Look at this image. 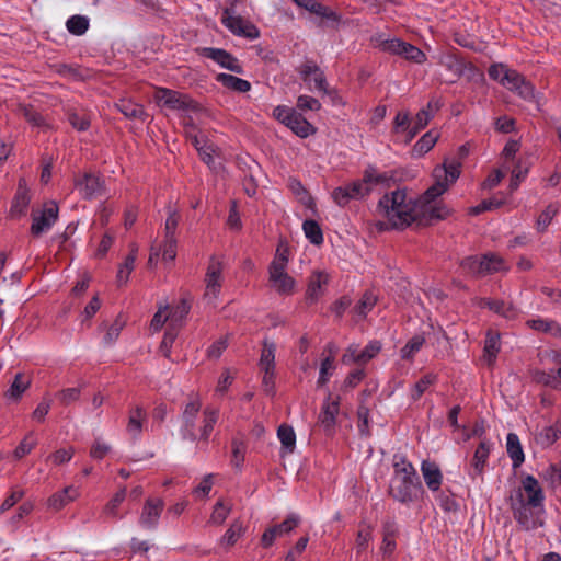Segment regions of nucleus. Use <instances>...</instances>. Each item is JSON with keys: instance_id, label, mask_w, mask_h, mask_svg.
Here are the masks:
<instances>
[{"instance_id": "1", "label": "nucleus", "mask_w": 561, "mask_h": 561, "mask_svg": "<svg viewBox=\"0 0 561 561\" xmlns=\"http://www.w3.org/2000/svg\"><path fill=\"white\" fill-rule=\"evenodd\" d=\"M202 407V399L196 393L190 394L183 403L180 427L182 439L208 443L214 426L218 421L219 410L207 405L201 415Z\"/></svg>"}, {"instance_id": "2", "label": "nucleus", "mask_w": 561, "mask_h": 561, "mask_svg": "<svg viewBox=\"0 0 561 561\" xmlns=\"http://www.w3.org/2000/svg\"><path fill=\"white\" fill-rule=\"evenodd\" d=\"M460 162L445 161L443 165H438L433 171L435 183L426 190L419 202L420 219L427 220L445 219L449 209L445 205L432 204V202L440 196L447 188L453 185L460 175Z\"/></svg>"}, {"instance_id": "3", "label": "nucleus", "mask_w": 561, "mask_h": 561, "mask_svg": "<svg viewBox=\"0 0 561 561\" xmlns=\"http://www.w3.org/2000/svg\"><path fill=\"white\" fill-rule=\"evenodd\" d=\"M393 476L389 485V494L402 504L416 501L423 488L416 469L402 454L393 455Z\"/></svg>"}, {"instance_id": "4", "label": "nucleus", "mask_w": 561, "mask_h": 561, "mask_svg": "<svg viewBox=\"0 0 561 561\" xmlns=\"http://www.w3.org/2000/svg\"><path fill=\"white\" fill-rule=\"evenodd\" d=\"M377 210L393 228H404L420 219L419 203L408 198L404 190L383 195Z\"/></svg>"}, {"instance_id": "5", "label": "nucleus", "mask_w": 561, "mask_h": 561, "mask_svg": "<svg viewBox=\"0 0 561 561\" xmlns=\"http://www.w3.org/2000/svg\"><path fill=\"white\" fill-rule=\"evenodd\" d=\"M288 256L286 250L277 252L268 266L270 286L279 295H293L296 287L295 279L286 272Z\"/></svg>"}, {"instance_id": "6", "label": "nucleus", "mask_w": 561, "mask_h": 561, "mask_svg": "<svg viewBox=\"0 0 561 561\" xmlns=\"http://www.w3.org/2000/svg\"><path fill=\"white\" fill-rule=\"evenodd\" d=\"M158 105L179 111L184 114L196 113L201 106L187 94L167 88H157L153 95Z\"/></svg>"}, {"instance_id": "7", "label": "nucleus", "mask_w": 561, "mask_h": 561, "mask_svg": "<svg viewBox=\"0 0 561 561\" xmlns=\"http://www.w3.org/2000/svg\"><path fill=\"white\" fill-rule=\"evenodd\" d=\"M221 22L234 35L251 39L259 37V30L255 25L240 15H237L232 8L225 9Z\"/></svg>"}, {"instance_id": "8", "label": "nucleus", "mask_w": 561, "mask_h": 561, "mask_svg": "<svg viewBox=\"0 0 561 561\" xmlns=\"http://www.w3.org/2000/svg\"><path fill=\"white\" fill-rule=\"evenodd\" d=\"M58 206L53 201L46 203L42 211H33L31 233L34 237H39L41 234L49 231L58 219Z\"/></svg>"}, {"instance_id": "9", "label": "nucleus", "mask_w": 561, "mask_h": 561, "mask_svg": "<svg viewBox=\"0 0 561 561\" xmlns=\"http://www.w3.org/2000/svg\"><path fill=\"white\" fill-rule=\"evenodd\" d=\"M522 492H519V500L524 501V504L533 508L542 507L545 501L543 490L539 481L530 474H527L522 479Z\"/></svg>"}, {"instance_id": "10", "label": "nucleus", "mask_w": 561, "mask_h": 561, "mask_svg": "<svg viewBox=\"0 0 561 561\" xmlns=\"http://www.w3.org/2000/svg\"><path fill=\"white\" fill-rule=\"evenodd\" d=\"M297 71L306 83L313 81L316 90L323 94L329 93L325 76L313 60H306L297 68Z\"/></svg>"}, {"instance_id": "11", "label": "nucleus", "mask_w": 561, "mask_h": 561, "mask_svg": "<svg viewBox=\"0 0 561 561\" xmlns=\"http://www.w3.org/2000/svg\"><path fill=\"white\" fill-rule=\"evenodd\" d=\"M300 523V517L297 514H290L280 524L268 527L261 537V545L264 548L271 547L276 538L289 534Z\"/></svg>"}, {"instance_id": "12", "label": "nucleus", "mask_w": 561, "mask_h": 561, "mask_svg": "<svg viewBox=\"0 0 561 561\" xmlns=\"http://www.w3.org/2000/svg\"><path fill=\"white\" fill-rule=\"evenodd\" d=\"M76 188L85 199L102 197L104 195V182L95 174L85 173L76 181Z\"/></svg>"}, {"instance_id": "13", "label": "nucleus", "mask_w": 561, "mask_h": 561, "mask_svg": "<svg viewBox=\"0 0 561 561\" xmlns=\"http://www.w3.org/2000/svg\"><path fill=\"white\" fill-rule=\"evenodd\" d=\"M221 263L213 257L205 277L206 288L204 296L206 299L214 300L218 297L221 288Z\"/></svg>"}, {"instance_id": "14", "label": "nucleus", "mask_w": 561, "mask_h": 561, "mask_svg": "<svg viewBox=\"0 0 561 561\" xmlns=\"http://www.w3.org/2000/svg\"><path fill=\"white\" fill-rule=\"evenodd\" d=\"M163 508L164 502L161 499H147L139 517V524L147 529L156 528Z\"/></svg>"}, {"instance_id": "15", "label": "nucleus", "mask_w": 561, "mask_h": 561, "mask_svg": "<svg viewBox=\"0 0 561 561\" xmlns=\"http://www.w3.org/2000/svg\"><path fill=\"white\" fill-rule=\"evenodd\" d=\"M203 55L218 65H220L222 68H226L232 72L236 73H242L243 68L239 60L232 56L230 53L226 51L221 48H213V47H206L203 49Z\"/></svg>"}, {"instance_id": "16", "label": "nucleus", "mask_w": 561, "mask_h": 561, "mask_svg": "<svg viewBox=\"0 0 561 561\" xmlns=\"http://www.w3.org/2000/svg\"><path fill=\"white\" fill-rule=\"evenodd\" d=\"M340 411V398L331 399L329 394L324 400L321 412L319 414V422L327 432H332L335 425V419Z\"/></svg>"}, {"instance_id": "17", "label": "nucleus", "mask_w": 561, "mask_h": 561, "mask_svg": "<svg viewBox=\"0 0 561 561\" xmlns=\"http://www.w3.org/2000/svg\"><path fill=\"white\" fill-rule=\"evenodd\" d=\"M421 472L426 486L432 492H436L440 489L443 474L437 463L430 460H423L421 463Z\"/></svg>"}, {"instance_id": "18", "label": "nucleus", "mask_w": 561, "mask_h": 561, "mask_svg": "<svg viewBox=\"0 0 561 561\" xmlns=\"http://www.w3.org/2000/svg\"><path fill=\"white\" fill-rule=\"evenodd\" d=\"M328 274L320 271L313 272L309 277L306 299L311 304L316 302L322 296L323 288L328 284Z\"/></svg>"}, {"instance_id": "19", "label": "nucleus", "mask_w": 561, "mask_h": 561, "mask_svg": "<svg viewBox=\"0 0 561 561\" xmlns=\"http://www.w3.org/2000/svg\"><path fill=\"white\" fill-rule=\"evenodd\" d=\"M80 495V492L73 485L66 486L59 492L54 493L47 501L48 508L57 512L66 505L75 501Z\"/></svg>"}, {"instance_id": "20", "label": "nucleus", "mask_w": 561, "mask_h": 561, "mask_svg": "<svg viewBox=\"0 0 561 561\" xmlns=\"http://www.w3.org/2000/svg\"><path fill=\"white\" fill-rule=\"evenodd\" d=\"M30 202L31 197L28 194V190L25 187V182L24 180H20L18 192L12 201L10 209L11 217H21L25 215Z\"/></svg>"}, {"instance_id": "21", "label": "nucleus", "mask_w": 561, "mask_h": 561, "mask_svg": "<svg viewBox=\"0 0 561 561\" xmlns=\"http://www.w3.org/2000/svg\"><path fill=\"white\" fill-rule=\"evenodd\" d=\"M32 378L23 373H18L14 376L13 382L5 391L4 397L13 402L20 401L23 393L31 387Z\"/></svg>"}, {"instance_id": "22", "label": "nucleus", "mask_w": 561, "mask_h": 561, "mask_svg": "<svg viewBox=\"0 0 561 561\" xmlns=\"http://www.w3.org/2000/svg\"><path fill=\"white\" fill-rule=\"evenodd\" d=\"M561 436V420L554 422V424L545 426L537 435L536 443L543 448L553 445Z\"/></svg>"}, {"instance_id": "23", "label": "nucleus", "mask_w": 561, "mask_h": 561, "mask_svg": "<svg viewBox=\"0 0 561 561\" xmlns=\"http://www.w3.org/2000/svg\"><path fill=\"white\" fill-rule=\"evenodd\" d=\"M507 89L516 92L520 98L529 102H537L534 85L526 81L525 78L517 72V80L510 82Z\"/></svg>"}, {"instance_id": "24", "label": "nucleus", "mask_w": 561, "mask_h": 561, "mask_svg": "<svg viewBox=\"0 0 561 561\" xmlns=\"http://www.w3.org/2000/svg\"><path fill=\"white\" fill-rule=\"evenodd\" d=\"M216 81L221 83L225 88L239 93L248 92L251 89V83L248 80L229 73H218Z\"/></svg>"}, {"instance_id": "25", "label": "nucleus", "mask_w": 561, "mask_h": 561, "mask_svg": "<svg viewBox=\"0 0 561 561\" xmlns=\"http://www.w3.org/2000/svg\"><path fill=\"white\" fill-rule=\"evenodd\" d=\"M300 138H307L316 133V128L301 114L295 112L287 126Z\"/></svg>"}, {"instance_id": "26", "label": "nucleus", "mask_w": 561, "mask_h": 561, "mask_svg": "<svg viewBox=\"0 0 561 561\" xmlns=\"http://www.w3.org/2000/svg\"><path fill=\"white\" fill-rule=\"evenodd\" d=\"M506 450L512 459L513 467L518 468L524 462L525 455L519 438L515 433H508L506 438Z\"/></svg>"}, {"instance_id": "27", "label": "nucleus", "mask_w": 561, "mask_h": 561, "mask_svg": "<svg viewBox=\"0 0 561 561\" xmlns=\"http://www.w3.org/2000/svg\"><path fill=\"white\" fill-rule=\"evenodd\" d=\"M146 420V412L141 407H136L129 411L127 432L134 438L138 437L142 431V424Z\"/></svg>"}, {"instance_id": "28", "label": "nucleus", "mask_w": 561, "mask_h": 561, "mask_svg": "<svg viewBox=\"0 0 561 561\" xmlns=\"http://www.w3.org/2000/svg\"><path fill=\"white\" fill-rule=\"evenodd\" d=\"M398 533L397 525L393 520H387L382 526V546L381 551L383 554H391L396 549V536Z\"/></svg>"}, {"instance_id": "29", "label": "nucleus", "mask_w": 561, "mask_h": 561, "mask_svg": "<svg viewBox=\"0 0 561 561\" xmlns=\"http://www.w3.org/2000/svg\"><path fill=\"white\" fill-rule=\"evenodd\" d=\"M488 72L491 79L499 81L505 88L510 82L517 80V71L508 69L504 65H492Z\"/></svg>"}, {"instance_id": "30", "label": "nucleus", "mask_w": 561, "mask_h": 561, "mask_svg": "<svg viewBox=\"0 0 561 561\" xmlns=\"http://www.w3.org/2000/svg\"><path fill=\"white\" fill-rule=\"evenodd\" d=\"M514 518L525 530L535 529L538 527V523L534 518L528 517L529 506L524 504L523 500H519L518 506L512 503Z\"/></svg>"}, {"instance_id": "31", "label": "nucleus", "mask_w": 561, "mask_h": 561, "mask_svg": "<svg viewBox=\"0 0 561 561\" xmlns=\"http://www.w3.org/2000/svg\"><path fill=\"white\" fill-rule=\"evenodd\" d=\"M275 343L264 340L259 362V366L262 371L275 370Z\"/></svg>"}, {"instance_id": "32", "label": "nucleus", "mask_w": 561, "mask_h": 561, "mask_svg": "<svg viewBox=\"0 0 561 561\" xmlns=\"http://www.w3.org/2000/svg\"><path fill=\"white\" fill-rule=\"evenodd\" d=\"M115 106L127 118H137L144 121L147 116L144 107L140 104L134 103L129 100H119Z\"/></svg>"}, {"instance_id": "33", "label": "nucleus", "mask_w": 561, "mask_h": 561, "mask_svg": "<svg viewBox=\"0 0 561 561\" xmlns=\"http://www.w3.org/2000/svg\"><path fill=\"white\" fill-rule=\"evenodd\" d=\"M438 137L439 134L434 129L424 134L413 146V154L421 157L428 152L438 140Z\"/></svg>"}, {"instance_id": "34", "label": "nucleus", "mask_w": 561, "mask_h": 561, "mask_svg": "<svg viewBox=\"0 0 561 561\" xmlns=\"http://www.w3.org/2000/svg\"><path fill=\"white\" fill-rule=\"evenodd\" d=\"M479 306L482 308H489L490 310L505 317V318H514L515 310L512 306L506 305L502 300H492L489 298H482L479 302Z\"/></svg>"}, {"instance_id": "35", "label": "nucleus", "mask_w": 561, "mask_h": 561, "mask_svg": "<svg viewBox=\"0 0 561 561\" xmlns=\"http://www.w3.org/2000/svg\"><path fill=\"white\" fill-rule=\"evenodd\" d=\"M288 186L293 194L298 198V201L306 206L307 208L313 209L316 204L313 198L309 195L307 190L304 187L300 181L297 179H290Z\"/></svg>"}, {"instance_id": "36", "label": "nucleus", "mask_w": 561, "mask_h": 561, "mask_svg": "<svg viewBox=\"0 0 561 561\" xmlns=\"http://www.w3.org/2000/svg\"><path fill=\"white\" fill-rule=\"evenodd\" d=\"M500 352V335L494 332H488L484 343V358L488 365H492Z\"/></svg>"}, {"instance_id": "37", "label": "nucleus", "mask_w": 561, "mask_h": 561, "mask_svg": "<svg viewBox=\"0 0 561 561\" xmlns=\"http://www.w3.org/2000/svg\"><path fill=\"white\" fill-rule=\"evenodd\" d=\"M18 113L22 115L30 124L36 127H48L45 118L31 105L19 104Z\"/></svg>"}, {"instance_id": "38", "label": "nucleus", "mask_w": 561, "mask_h": 561, "mask_svg": "<svg viewBox=\"0 0 561 561\" xmlns=\"http://www.w3.org/2000/svg\"><path fill=\"white\" fill-rule=\"evenodd\" d=\"M243 533L244 528L242 523L240 520H234L220 538V545L226 548L232 547Z\"/></svg>"}, {"instance_id": "39", "label": "nucleus", "mask_w": 561, "mask_h": 561, "mask_svg": "<svg viewBox=\"0 0 561 561\" xmlns=\"http://www.w3.org/2000/svg\"><path fill=\"white\" fill-rule=\"evenodd\" d=\"M302 230L306 238L316 245L323 243V233L319 224L313 219H307L302 224Z\"/></svg>"}, {"instance_id": "40", "label": "nucleus", "mask_w": 561, "mask_h": 561, "mask_svg": "<svg viewBox=\"0 0 561 561\" xmlns=\"http://www.w3.org/2000/svg\"><path fill=\"white\" fill-rule=\"evenodd\" d=\"M68 121L70 125L78 131H85L89 129L91 125V115L87 112H77L75 110H69Z\"/></svg>"}, {"instance_id": "41", "label": "nucleus", "mask_w": 561, "mask_h": 561, "mask_svg": "<svg viewBox=\"0 0 561 561\" xmlns=\"http://www.w3.org/2000/svg\"><path fill=\"white\" fill-rule=\"evenodd\" d=\"M490 454V445L486 442H481L478 446V448L474 451L473 459H472V467L474 470V474H481L484 465L486 462V459Z\"/></svg>"}, {"instance_id": "42", "label": "nucleus", "mask_w": 561, "mask_h": 561, "mask_svg": "<svg viewBox=\"0 0 561 561\" xmlns=\"http://www.w3.org/2000/svg\"><path fill=\"white\" fill-rule=\"evenodd\" d=\"M245 451H247L245 443L242 439L234 437L231 442V453H232L231 465L234 468H237L238 470L241 469V467L244 462Z\"/></svg>"}, {"instance_id": "43", "label": "nucleus", "mask_w": 561, "mask_h": 561, "mask_svg": "<svg viewBox=\"0 0 561 561\" xmlns=\"http://www.w3.org/2000/svg\"><path fill=\"white\" fill-rule=\"evenodd\" d=\"M66 27L70 34L81 36L89 28V20L83 15H72L67 20Z\"/></svg>"}, {"instance_id": "44", "label": "nucleus", "mask_w": 561, "mask_h": 561, "mask_svg": "<svg viewBox=\"0 0 561 561\" xmlns=\"http://www.w3.org/2000/svg\"><path fill=\"white\" fill-rule=\"evenodd\" d=\"M482 262L484 267L483 275L507 270L503 259L492 253L483 255Z\"/></svg>"}, {"instance_id": "45", "label": "nucleus", "mask_w": 561, "mask_h": 561, "mask_svg": "<svg viewBox=\"0 0 561 561\" xmlns=\"http://www.w3.org/2000/svg\"><path fill=\"white\" fill-rule=\"evenodd\" d=\"M431 121V114L428 113L427 110H421L414 121H413V125L410 124V128H409V137L407 138V142L411 141L420 130H422L423 128H425L427 126V124L430 123Z\"/></svg>"}, {"instance_id": "46", "label": "nucleus", "mask_w": 561, "mask_h": 561, "mask_svg": "<svg viewBox=\"0 0 561 561\" xmlns=\"http://www.w3.org/2000/svg\"><path fill=\"white\" fill-rule=\"evenodd\" d=\"M190 304L182 299L175 307H173L169 312L170 317V327H179L182 322V320L187 316L190 312Z\"/></svg>"}, {"instance_id": "47", "label": "nucleus", "mask_w": 561, "mask_h": 561, "mask_svg": "<svg viewBox=\"0 0 561 561\" xmlns=\"http://www.w3.org/2000/svg\"><path fill=\"white\" fill-rule=\"evenodd\" d=\"M277 436L284 448L291 453L296 445V434L291 426L282 424L277 430Z\"/></svg>"}, {"instance_id": "48", "label": "nucleus", "mask_w": 561, "mask_h": 561, "mask_svg": "<svg viewBox=\"0 0 561 561\" xmlns=\"http://www.w3.org/2000/svg\"><path fill=\"white\" fill-rule=\"evenodd\" d=\"M527 325L530 327L534 330L541 331V332H549L553 335H560L561 334V328L559 324L552 320H546V319H533L527 321Z\"/></svg>"}, {"instance_id": "49", "label": "nucleus", "mask_w": 561, "mask_h": 561, "mask_svg": "<svg viewBox=\"0 0 561 561\" xmlns=\"http://www.w3.org/2000/svg\"><path fill=\"white\" fill-rule=\"evenodd\" d=\"M231 504L218 501L211 512L209 523L213 525H221L231 512Z\"/></svg>"}, {"instance_id": "50", "label": "nucleus", "mask_w": 561, "mask_h": 561, "mask_svg": "<svg viewBox=\"0 0 561 561\" xmlns=\"http://www.w3.org/2000/svg\"><path fill=\"white\" fill-rule=\"evenodd\" d=\"M390 178L386 173H380L376 168L369 165L363 174L364 183L370 188L376 185L385 184Z\"/></svg>"}, {"instance_id": "51", "label": "nucleus", "mask_w": 561, "mask_h": 561, "mask_svg": "<svg viewBox=\"0 0 561 561\" xmlns=\"http://www.w3.org/2000/svg\"><path fill=\"white\" fill-rule=\"evenodd\" d=\"M377 297L371 291H366L354 307V312L364 318L375 307Z\"/></svg>"}, {"instance_id": "52", "label": "nucleus", "mask_w": 561, "mask_h": 561, "mask_svg": "<svg viewBox=\"0 0 561 561\" xmlns=\"http://www.w3.org/2000/svg\"><path fill=\"white\" fill-rule=\"evenodd\" d=\"M83 386L65 388L56 393V398L62 405H69L80 399Z\"/></svg>"}, {"instance_id": "53", "label": "nucleus", "mask_w": 561, "mask_h": 561, "mask_svg": "<svg viewBox=\"0 0 561 561\" xmlns=\"http://www.w3.org/2000/svg\"><path fill=\"white\" fill-rule=\"evenodd\" d=\"M462 270L471 275L483 276V262L482 257L468 256L460 263Z\"/></svg>"}, {"instance_id": "54", "label": "nucleus", "mask_w": 561, "mask_h": 561, "mask_svg": "<svg viewBox=\"0 0 561 561\" xmlns=\"http://www.w3.org/2000/svg\"><path fill=\"white\" fill-rule=\"evenodd\" d=\"M425 339L421 335H415L401 348V358L411 359L423 346Z\"/></svg>"}, {"instance_id": "55", "label": "nucleus", "mask_w": 561, "mask_h": 561, "mask_svg": "<svg viewBox=\"0 0 561 561\" xmlns=\"http://www.w3.org/2000/svg\"><path fill=\"white\" fill-rule=\"evenodd\" d=\"M436 381V376L427 374L423 376L413 387L411 398L416 401L427 390V388Z\"/></svg>"}, {"instance_id": "56", "label": "nucleus", "mask_w": 561, "mask_h": 561, "mask_svg": "<svg viewBox=\"0 0 561 561\" xmlns=\"http://www.w3.org/2000/svg\"><path fill=\"white\" fill-rule=\"evenodd\" d=\"M298 5L307 9L308 11L316 13L317 15L331 18L332 12L316 0H294Z\"/></svg>"}, {"instance_id": "57", "label": "nucleus", "mask_w": 561, "mask_h": 561, "mask_svg": "<svg viewBox=\"0 0 561 561\" xmlns=\"http://www.w3.org/2000/svg\"><path fill=\"white\" fill-rule=\"evenodd\" d=\"M410 113L407 111L398 112L393 119V131L396 134L407 133V138L409 137V128H410Z\"/></svg>"}, {"instance_id": "58", "label": "nucleus", "mask_w": 561, "mask_h": 561, "mask_svg": "<svg viewBox=\"0 0 561 561\" xmlns=\"http://www.w3.org/2000/svg\"><path fill=\"white\" fill-rule=\"evenodd\" d=\"M35 446L36 439L34 438V432H30L15 448L14 456L20 459L30 454Z\"/></svg>"}, {"instance_id": "59", "label": "nucleus", "mask_w": 561, "mask_h": 561, "mask_svg": "<svg viewBox=\"0 0 561 561\" xmlns=\"http://www.w3.org/2000/svg\"><path fill=\"white\" fill-rule=\"evenodd\" d=\"M181 216L176 210H169V215L164 224V238H176L175 232L179 227Z\"/></svg>"}, {"instance_id": "60", "label": "nucleus", "mask_w": 561, "mask_h": 561, "mask_svg": "<svg viewBox=\"0 0 561 561\" xmlns=\"http://www.w3.org/2000/svg\"><path fill=\"white\" fill-rule=\"evenodd\" d=\"M135 260H133V256H126L123 264L119 265L117 271V283L118 285H124L127 283L130 273L135 268Z\"/></svg>"}, {"instance_id": "61", "label": "nucleus", "mask_w": 561, "mask_h": 561, "mask_svg": "<svg viewBox=\"0 0 561 561\" xmlns=\"http://www.w3.org/2000/svg\"><path fill=\"white\" fill-rule=\"evenodd\" d=\"M125 322L118 317L108 328L104 335V344H113L119 336L121 331L124 328Z\"/></svg>"}, {"instance_id": "62", "label": "nucleus", "mask_w": 561, "mask_h": 561, "mask_svg": "<svg viewBox=\"0 0 561 561\" xmlns=\"http://www.w3.org/2000/svg\"><path fill=\"white\" fill-rule=\"evenodd\" d=\"M332 198L341 207L346 206L352 199H355L347 185L334 188L332 192Z\"/></svg>"}, {"instance_id": "63", "label": "nucleus", "mask_w": 561, "mask_h": 561, "mask_svg": "<svg viewBox=\"0 0 561 561\" xmlns=\"http://www.w3.org/2000/svg\"><path fill=\"white\" fill-rule=\"evenodd\" d=\"M126 497V488H122L114 496L108 501L104 507V513L110 516H116L117 507Z\"/></svg>"}, {"instance_id": "64", "label": "nucleus", "mask_w": 561, "mask_h": 561, "mask_svg": "<svg viewBox=\"0 0 561 561\" xmlns=\"http://www.w3.org/2000/svg\"><path fill=\"white\" fill-rule=\"evenodd\" d=\"M558 208L553 205H549L546 209L539 215L537 219V228L540 231L546 230V228L550 225L553 217L557 215Z\"/></svg>"}]
</instances>
